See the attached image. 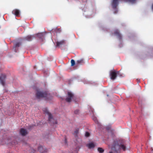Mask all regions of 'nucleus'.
Returning a JSON list of instances; mask_svg holds the SVG:
<instances>
[{
  "label": "nucleus",
  "mask_w": 153,
  "mask_h": 153,
  "mask_svg": "<svg viewBox=\"0 0 153 153\" xmlns=\"http://www.w3.org/2000/svg\"><path fill=\"white\" fill-rule=\"evenodd\" d=\"M21 45V44L20 42H17L15 45L13 47V48L14 49V51L15 52H17V50H16V48L17 47H18L20 46Z\"/></svg>",
  "instance_id": "14"
},
{
  "label": "nucleus",
  "mask_w": 153,
  "mask_h": 153,
  "mask_svg": "<svg viewBox=\"0 0 153 153\" xmlns=\"http://www.w3.org/2000/svg\"><path fill=\"white\" fill-rule=\"evenodd\" d=\"M36 96H43V95L41 93H40L39 95L38 94H37Z\"/></svg>",
  "instance_id": "26"
},
{
  "label": "nucleus",
  "mask_w": 153,
  "mask_h": 153,
  "mask_svg": "<svg viewBox=\"0 0 153 153\" xmlns=\"http://www.w3.org/2000/svg\"><path fill=\"white\" fill-rule=\"evenodd\" d=\"M118 75H119V76H122V75L121 74H119Z\"/></svg>",
  "instance_id": "30"
},
{
  "label": "nucleus",
  "mask_w": 153,
  "mask_h": 153,
  "mask_svg": "<svg viewBox=\"0 0 153 153\" xmlns=\"http://www.w3.org/2000/svg\"><path fill=\"white\" fill-rule=\"evenodd\" d=\"M68 96H74V94L71 92H68Z\"/></svg>",
  "instance_id": "24"
},
{
  "label": "nucleus",
  "mask_w": 153,
  "mask_h": 153,
  "mask_svg": "<svg viewBox=\"0 0 153 153\" xmlns=\"http://www.w3.org/2000/svg\"><path fill=\"white\" fill-rule=\"evenodd\" d=\"M20 132L22 136H24L27 133V131L26 129L24 128H22L20 129Z\"/></svg>",
  "instance_id": "10"
},
{
  "label": "nucleus",
  "mask_w": 153,
  "mask_h": 153,
  "mask_svg": "<svg viewBox=\"0 0 153 153\" xmlns=\"http://www.w3.org/2000/svg\"><path fill=\"white\" fill-rule=\"evenodd\" d=\"M65 143H67V140L66 139H65Z\"/></svg>",
  "instance_id": "29"
},
{
  "label": "nucleus",
  "mask_w": 153,
  "mask_h": 153,
  "mask_svg": "<svg viewBox=\"0 0 153 153\" xmlns=\"http://www.w3.org/2000/svg\"><path fill=\"white\" fill-rule=\"evenodd\" d=\"M119 74V71H111L110 74L111 79L113 80H114L116 78L117 75Z\"/></svg>",
  "instance_id": "5"
},
{
  "label": "nucleus",
  "mask_w": 153,
  "mask_h": 153,
  "mask_svg": "<svg viewBox=\"0 0 153 153\" xmlns=\"http://www.w3.org/2000/svg\"><path fill=\"white\" fill-rule=\"evenodd\" d=\"M88 108L90 113L91 114H93L94 112V110L91 108V106H88Z\"/></svg>",
  "instance_id": "17"
},
{
  "label": "nucleus",
  "mask_w": 153,
  "mask_h": 153,
  "mask_svg": "<svg viewBox=\"0 0 153 153\" xmlns=\"http://www.w3.org/2000/svg\"><path fill=\"white\" fill-rule=\"evenodd\" d=\"M74 113L75 114H78L79 113V110L77 109L74 111Z\"/></svg>",
  "instance_id": "23"
},
{
  "label": "nucleus",
  "mask_w": 153,
  "mask_h": 153,
  "mask_svg": "<svg viewBox=\"0 0 153 153\" xmlns=\"http://www.w3.org/2000/svg\"><path fill=\"white\" fill-rule=\"evenodd\" d=\"M42 110L44 113L48 115L49 121L51 124H57V122L53 118L52 115L48 112L46 108H43Z\"/></svg>",
  "instance_id": "3"
},
{
  "label": "nucleus",
  "mask_w": 153,
  "mask_h": 153,
  "mask_svg": "<svg viewBox=\"0 0 153 153\" xmlns=\"http://www.w3.org/2000/svg\"><path fill=\"white\" fill-rule=\"evenodd\" d=\"M84 63V60L83 59H80L78 60L77 61V62L76 64H82Z\"/></svg>",
  "instance_id": "16"
},
{
  "label": "nucleus",
  "mask_w": 153,
  "mask_h": 153,
  "mask_svg": "<svg viewBox=\"0 0 153 153\" xmlns=\"http://www.w3.org/2000/svg\"><path fill=\"white\" fill-rule=\"evenodd\" d=\"M93 119L95 122H96V117H94V118H93Z\"/></svg>",
  "instance_id": "27"
},
{
  "label": "nucleus",
  "mask_w": 153,
  "mask_h": 153,
  "mask_svg": "<svg viewBox=\"0 0 153 153\" xmlns=\"http://www.w3.org/2000/svg\"><path fill=\"white\" fill-rule=\"evenodd\" d=\"M90 135V134L89 132H87L85 133V136L87 137H89Z\"/></svg>",
  "instance_id": "25"
},
{
  "label": "nucleus",
  "mask_w": 153,
  "mask_h": 153,
  "mask_svg": "<svg viewBox=\"0 0 153 153\" xmlns=\"http://www.w3.org/2000/svg\"><path fill=\"white\" fill-rule=\"evenodd\" d=\"M38 37L40 39H42L44 35L43 33H39L37 34Z\"/></svg>",
  "instance_id": "18"
},
{
  "label": "nucleus",
  "mask_w": 153,
  "mask_h": 153,
  "mask_svg": "<svg viewBox=\"0 0 153 153\" xmlns=\"http://www.w3.org/2000/svg\"><path fill=\"white\" fill-rule=\"evenodd\" d=\"M119 0H113L111 2V5L113 9H114L115 10L114 11V13L115 14L117 13L118 10L117 9V6L119 4ZM125 1H128L132 3H134L136 0H123Z\"/></svg>",
  "instance_id": "2"
},
{
  "label": "nucleus",
  "mask_w": 153,
  "mask_h": 153,
  "mask_svg": "<svg viewBox=\"0 0 153 153\" xmlns=\"http://www.w3.org/2000/svg\"><path fill=\"white\" fill-rule=\"evenodd\" d=\"M33 36H28L24 38V39L28 41H31L33 39Z\"/></svg>",
  "instance_id": "13"
},
{
  "label": "nucleus",
  "mask_w": 153,
  "mask_h": 153,
  "mask_svg": "<svg viewBox=\"0 0 153 153\" xmlns=\"http://www.w3.org/2000/svg\"><path fill=\"white\" fill-rule=\"evenodd\" d=\"M52 98V96H36V98L38 101L41 100L49 101L51 100Z\"/></svg>",
  "instance_id": "4"
},
{
  "label": "nucleus",
  "mask_w": 153,
  "mask_h": 153,
  "mask_svg": "<svg viewBox=\"0 0 153 153\" xmlns=\"http://www.w3.org/2000/svg\"><path fill=\"white\" fill-rule=\"evenodd\" d=\"M107 129H108H108H108V128H107Z\"/></svg>",
  "instance_id": "32"
},
{
  "label": "nucleus",
  "mask_w": 153,
  "mask_h": 153,
  "mask_svg": "<svg viewBox=\"0 0 153 153\" xmlns=\"http://www.w3.org/2000/svg\"><path fill=\"white\" fill-rule=\"evenodd\" d=\"M6 75L5 74H1L0 76V82L1 85L4 86L5 85Z\"/></svg>",
  "instance_id": "6"
},
{
  "label": "nucleus",
  "mask_w": 153,
  "mask_h": 153,
  "mask_svg": "<svg viewBox=\"0 0 153 153\" xmlns=\"http://www.w3.org/2000/svg\"><path fill=\"white\" fill-rule=\"evenodd\" d=\"M114 34L117 36L119 39L120 40L122 39V36L118 30H115Z\"/></svg>",
  "instance_id": "7"
},
{
  "label": "nucleus",
  "mask_w": 153,
  "mask_h": 153,
  "mask_svg": "<svg viewBox=\"0 0 153 153\" xmlns=\"http://www.w3.org/2000/svg\"><path fill=\"white\" fill-rule=\"evenodd\" d=\"M38 150L42 153H46L47 151L46 149H44L41 146H39Z\"/></svg>",
  "instance_id": "8"
},
{
  "label": "nucleus",
  "mask_w": 153,
  "mask_h": 153,
  "mask_svg": "<svg viewBox=\"0 0 153 153\" xmlns=\"http://www.w3.org/2000/svg\"><path fill=\"white\" fill-rule=\"evenodd\" d=\"M75 96H68L66 98L65 100L67 102H70L74 98Z\"/></svg>",
  "instance_id": "12"
},
{
  "label": "nucleus",
  "mask_w": 153,
  "mask_h": 153,
  "mask_svg": "<svg viewBox=\"0 0 153 153\" xmlns=\"http://www.w3.org/2000/svg\"><path fill=\"white\" fill-rule=\"evenodd\" d=\"M109 153H112V152H109Z\"/></svg>",
  "instance_id": "31"
},
{
  "label": "nucleus",
  "mask_w": 153,
  "mask_h": 153,
  "mask_svg": "<svg viewBox=\"0 0 153 153\" xmlns=\"http://www.w3.org/2000/svg\"><path fill=\"white\" fill-rule=\"evenodd\" d=\"M152 10H153V4L152 7Z\"/></svg>",
  "instance_id": "28"
},
{
  "label": "nucleus",
  "mask_w": 153,
  "mask_h": 153,
  "mask_svg": "<svg viewBox=\"0 0 153 153\" xmlns=\"http://www.w3.org/2000/svg\"><path fill=\"white\" fill-rule=\"evenodd\" d=\"M87 146L89 148H92L94 147L95 145L94 143H91L88 144Z\"/></svg>",
  "instance_id": "15"
},
{
  "label": "nucleus",
  "mask_w": 153,
  "mask_h": 153,
  "mask_svg": "<svg viewBox=\"0 0 153 153\" xmlns=\"http://www.w3.org/2000/svg\"><path fill=\"white\" fill-rule=\"evenodd\" d=\"M126 148L124 141L116 140L114 141L111 149L115 153H118L121 149L125 151Z\"/></svg>",
  "instance_id": "1"
},
{
  "label": "nucleus",
  "mask_w": 153,
  "mask_h": 153,
  "mask_svg": "<svg viewBox=\"0 0 153 153\" xmlns=\"http://www.w3.org/2000/svg\"><path fill=\"white\" fill-rule=\"evenodd\" d=\"M79 132V129H76L75 130L74 134L75 135H76Z\"/></svg>",
  "instance_id": "21"
},
{
  "label": "nucleus",
  "mask_w": 153,
  "mask_h": 153,
  "mask_svg": "<svg viewBox=\"0 0 153 153\" xmlns=\"http://www.w3.org/2000/svg\"><path fill=\"white\" fill-rule=\"evenodd\" d=\"M65 42L64 40H62L59 42H56V47H60V46L65 44Z\"/></svg>",
  "instance_id": "9"
},
{
  "label": "nucleus",
  "mask_w": 153,
  "mask_h": 153,
  "mask_svg": "<svg viewBox=\"0 0 153 153\" xmlns=\"http://www.w3.org/2000/svg\"><path fill=\"white\" fill-rule=\"evenodd\" d=\"M71 66H73L75 64V62L74 59H72L71 60Z\"/></svg>",
  "instance_id": "20"
},
{
  "label": "nucleus",
  "mask_w": 153,
  "mask_h": 153,
  "mask_svg": "<svg viewBox=\"0 0 153 153\" xmlns=\"http://www.w3.org/2000/svg\"><path fill=\"white\" fill-rule=\"evenodd\" d=\"M54 31H56V33H60L61 32V30L60 29L56 28L55 29Z\"/></svg>",
  "instance_id": "22"
},
{
  "label": "nucleus",
  "mask_w": 153,
  "mask_h": 153,
  "mask_svg": "<svg viewBox=\"0 0 153 153\" xmlns=\"http://www.w3.org/2000/svg\"><path fill=\"white\" fill-rule=\"evenodd\" d=\"M97 150L100 153H102L104 151V149L101 148H98Z\"/></svg>",
  "instance_id": "19"
},
{
  "label": "nucleus",
  "mask_w": 153,
  "mask_h": 153,
  "mask_svg": "<svg viewBox=\"0 0 153 153\" xmlns=\"http://www.w3.org/2000/svg\"><path fill=\"white\" fill-rule=\"evenodd\" d=\"M12 13L14 14L16 16H19V15L20 11L18 9L14 10L12 11Z\"/></svg>",
  "instance_id": "11"
}]
</instances>
